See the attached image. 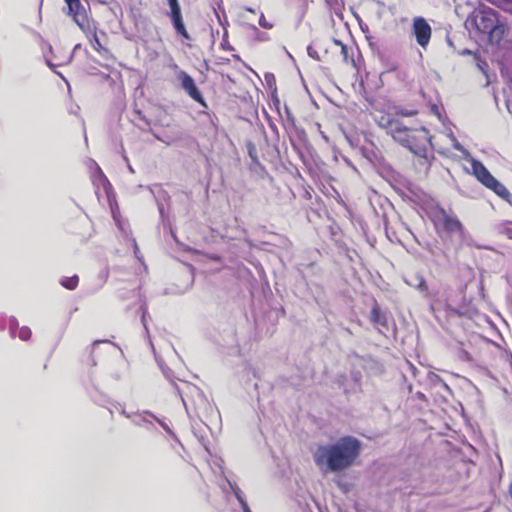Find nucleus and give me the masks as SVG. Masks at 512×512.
<instances>
[{
  "label": "nucleus",
  "instance_id": "obj_24",
  "mask_svg": "<svg viewBox=\"0 0 512 512\" xmlns=\"http://www.w3.org/2000/svg\"><path fill=\"white\" fill-rule=\"evenodd\" d=\"M99 343H101V341H95V342H93V346H96V345H98Z\"/></svg>",
  "mask_w": 512,
  "mask_h": 512
},
{
  "label": "nucleus",
  "instance_id": "obj_3",
  "mask_svg": "<svg viewBox=\"0 0 512 512\" xmlns=\"http://www.w3.org/2000/svg\"><path fill=\"white\" fill-rule=\"evenodd\" d=\"M498 16V12L492 8L481 9L473 19L477 31L482 34H488L491 39L494 37L501 39L505 27L499 23Z\"/></svg>",
  "mask_w": 512,
  "mask_h": 512
},
{
  "label": "nucleus",
  "instance_id": "obj_4",
  "mask_svg": "<svg viewBox=\"0 0 512 512\" xmlns=\"http://www.w3.org/2000/svg\"><path fill=\"white\" fill-rule=\"evenodd\" d=\"M80 29L85 34L93 50L96 51L102 58L111 61L115 59L111 50L101 42L98 34V28L94 20L84 22L82 21Z\"/></svg>",
  "mask_w": 512,
  "mask_h": 512
},
{
  "label": "nucleus",
  "instance_id": "obj_18",
  "mask_svg": "<svg viewBox=\"0 0 512 512\" xmlns=\"http://www.w3.org/2000/svg\"><path fill=\"white\" fill-rule=\"evenodd\" d=\"M259 25L265 29H271L273 27V25L267 21L263 14L259 18Z\"/></svg>",
  "mask_w": 512,
  "mask_h": 512
},
{
  "label": "nucleus",
  "instance_id": "obj_6",
  "mask_svg": "<svg viewBox=\"0 0 512 512\" xmlns=\"http://www.w3.org/2000/svg\"><path fill=\"white\" fill-rule=\"evenodd\" d=\"M169 6L168 17L171 21V24L176 32V34L183 41H191V35L189 34L186 25L184 23L181 6L178 0H167Z\"/></svg>",
  "mask_w": 512,
  "mask_h": 512
},
{
  "label": "nucleus",
  "instance_id": "obj_2",
  "mask_svg": "<svg viewBox=\"0 0 512 512\" xmlns=\"http://www.w3.org/2000/svg\"><path fill=\"white\" fill-rule=\"evenodd\" d=\"M405 136L402 138L404 146H406L413 153V165L419 171L427 172L432 156L429 155L428 144V131L424 128L421 129H407L403 130Z\"/></svg>",
  "mask_w": 512,
  "mask_h": 512
},
{
  "label": "nucleus",
  "instance_id": "obj_14",
  "mask_svg": "<svg viewBox=\"0 0 512 512\" xmlns=\"http://www.w3.org/2000/svg\"><path fill=\"white\" fill-rule=\"evenodd\" d=\"M60 285L67 290H75L79 285V277L78 275H73L70 277L64 276L59 281Z\"/></svg>",
  "mask_w": 512,
  "mask_h": 512
},
{
  "label": "nucleus",
  "instance_id": "obj_13",
  "mask_svg": "<svg viewBox=\"0 0 512 512\" xmlns=\"http://www.w3.org/2000/svg\"><path fill=\"white\" fill-rule=\"evenodd\" d=\"M392 179L389 180L391 188L395 192H404V190H411L410 183L403 179L400 175H391Z\"/></svg>",
  "mask_w": 512,
  "mask_h": 512
},
{
  "label": "nucleus",
  "instance_id": "obj_16",
  "mask_svg": "<svg viewBox=\"0 0 512 512\" xmlns=\"http://www.w3.org/2000/svg\"><path fill=\"white\" fill-rule=\"evenodd\" d=\"M338 44H340L341 46V54H342V57H343V61L345 63H354V60L352 58L349 57V52H348V47L344 44H342L341 42L337 41Z\"/></svg>",
  "mask_w": 512,
  "mask_h": 512
},
{
  "label": "nucleus",
  "instance_id": "obj_1",
  "mask_svg": "<svg viewBox=\"0 0 512 512\" xmlns=\"http://www.w3.org/2000/svg\"><path fill=\"white\" fill-rule=\"evenodd\" d=\"M361 442L353 436L341 437L331 445H320L313 454L315 464L326 471L340 472L351 467L361 453Z\"/></svg>",
  "mask_w": 512,
  "mask_h": 512
},
{
  "label": "nucleus",
  "instance_id": "obj_10",
  "mask_svg": "<svg viewBox=\"0 0 512 512\" xmlns=\"http://www.w3.org/2000/svg\"><path fill=\"white\" fill-rule=\"evenodd\" d=\"M69 9V15L73 17L75 23L81 27L82 20L84 21H92L93 19L89 18L86 14V11L81 4L80 0H64Z\"/></svg>",
  "mask_w": 512,
  "mask_h": 512
},
{
  "label": "nucleus",
  "instance_id": "obj_11",
  "mask_svg": "<svg viewBox=\"0 0 512 512\" xmlns=\"http://www.w3.org/2000/svg\"><path fill=\"white\" fill-rule=\"evenodd\" d=\"M95 192H110L112 186L106 175L97 167L93 175L91 176Z\"/></svg>",
  "mask_w": 512,
  "mask_h": 512
},
{
  "label": "nucleus",
  "instance_id": "obj_23",
  "mask_svg": "<svg viewBox=\"0 0 512 512\" xmlns=\"http://www.w3.org/2000/svg\"><path fill=\"white\" fill-rule=\"evenodd\" d=\"M244 512H251L250 509L245 505Z\"/></svg>",
  "mask_w": 512,
  "mask_h": 512
},
{
  "label": "nucleus",
  "instance_id": "obj_20",
  "mask_svg": "<svg viewBox=\"0 0 512 512\" xmlns=\"http://www.w3.org/2000/svg\"><path fill=\"white\" fill-rule=\"evenodd\" d=\"M113 218H114V220H115V222H116L117 226H118L121 230H123L122 223H121V221H120V219H119V217H118V214H117L114 210H113Z\"/></svg>",
  "mask_w": 512,
  "mask_h": 512
},
{
  "label": "nucleus",
  "instance_id": "obj_9",
  "mask_svg": "<svg viewBox=\"0 0 512 512\" xmlns=\"http://www.w3.org/2000/svg\"><path fill=\"white\" fill-rule=\"evenodd\" d=\"M412 31L417 43L421 47H426L431 39L432 30L428 22L423 17L413 19Z\"/></svg>",
  "mask_w": 512,
  "mask_h": 512
},
{
  "label": "nucleus",
  "instance_id": "obj_21",
  "mask_svg": "<svg viewBox=\"0 0 512 512\" xmlns=\"http://www.w3.org/2000/svg\"><path fill=\"white\" fill-rule=\"evenodd\" d=\"M499 196L503 197L507 202H509L512 205V194H498Z\"/></svg>",
  "mask_w": 512,
  "mask_h": 512
},
{
  "label": "nucleus",
  "instance_id": "obj_26",
  "mask_svg": "<svg viewBox=\"0 0 512 512\" xmlns=\"http://www.w3.org/2000/svg\"><path fill=\"white\" fill-rule=\"evenodd\" d=\"M507 3H512V0H504Z\"/></svg>",
  "mask_w": 512,
  "mask_h": 512
},
{
  "label": "nucleus",
  "instance_id": "obj_15",
  "mask_svg": "<svg viewBox=\"0 0 512 512\" xmlns=\"http://www.w3.org/2000/svg\"><path fill=\"white\" fill-rule=\"evenodd\" d=\"M32 336V331L29 327L23 326L18 331V337L23 341H28Z\"/></svg>",
  "mask_w": 512,
  "mask_h": 512
},
{
  "label": "nucleus",
  "instance_id": "obj_5",
  "mask_svg": "<svg viewBox=\"0 0 512 512\" xmlns=\"http://www.w3.org/2000/svg\"><path fill=\"white\" fill-rule=\"evenodd\" d=\"M435 226L440 225L448 234H457L460 237L465 235V227L461 221L455 216L448 214L445 209L438 208L437 214L433 218Z\"/></svg>",
  "mask_w": 512,
  "mask_h": 512
},
{
  "label": "nucleus",
  "instance_id": "obj_12",
  "mask_svg": "<svg viewBox=\"0 0 512 512\" xmlns=\"http://www.w3.org/2000/svg\"><path fill=\"white\" fill-rule=\"evenodd\" d=\"M369 319L378 329L387 328L386 316L381 311L377 303L372 307Z\"/></svg>",
  "mask_w": 512,
  "mask_h": 512
},
{
  "label": "nucleus",
  "instance_id": "obj_17",
  "mask_svg": "<svg viewBox=\"0 0 512 512\" xmlns=\"http://www.w3.org/2000/svg\"><path fill=\"white\" fill-rule=\"evenodd\" d=\"M417 289L421 292H428V285L423 276H418Z\"/></svg>",
  "mask_w": 512,
  "mask_h": 512
},
{
  "label": "nucleus",
  "instance_id": "obj_7",
  "mask_svg": "<svg viewBox=\"0 0 512 512\" xmlns=\"http://www.w3.org/2000/svg\"><path fill=\"white\" fill-rule=\"evenodd\" d=\"M176 76L180 81L182 89L187 93V95L201 106L207 107V103L197 88L194 79L183 70H179Z\"/></svg>",
  "mask_w": 512,
  "mask_h": 512
},
{
  "label": "nucleus",
  "instance_id": "obj_25",
  "mask_svg": "<svg viewBox=\"0 0 512 512\" xmlns=\"http://www.w3.org/2000/svg\"><path fill=\"white\" fill-rule=\"evenodd\" d=\"M103 37H106V33L104 31L100 32Z\"/></svg>",
  "mask_w": 512,
  "mask_h": 512
},
{
  "label": "nucleus",
  "instance_id": "obj_22",
  "mask_svg": "<svg viewBox=\"0 0 512 512\" xmlns=\"http://www.w3.org/2000/svg\"><path fill=\"white\" fill-rule=\"evenodd\" d=\"M449 310L453 313V314H456L458 316H461L462 314L457 310V309H454V308H450L449 307Z\"/></svg>",
  "mask_w": 512,
  "mask_h": 512
},
{
  "label": "nucleus",
  "instance_id": "obj_8",
  "mask_svg": "<svg viewBox=\"0 0 512 512\" xmlns=\"http://www.w3.org/2000/svg\"><path fill=\"white\" fill-rule=\"evenodd\" d=\"M473 172L477 179L493 192H507L506 189L493 177L487 168L480 162L473 164Z\"/></svg>",
  "mask_w": 512,
  "mask_h": 512
},
{
  "label": "nucleus",
  "instance_id": "obj_19",
  "mask_svg": "<svg viewBox=\"0 0 512 512\" xmlns=\"http://www.w3.org/2000/svg\"><path fill=\"white\" fill-rule=\"evenodd\" d=\"M502 233L509 239H512V223L505 225L502 229Z\"/></svg>",
  "mask_w": 512,
  "mask_h": 512
}]
</instances>
